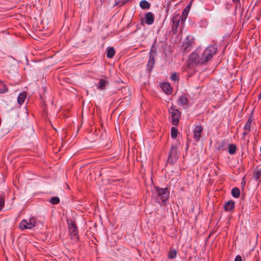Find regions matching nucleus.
<instances>
[{
    "label": "nucleus",
    "mask_w": 261,
    "mask_h": 261,
    "mask_svg": "<svg viewBox=\"0 0 261 261\" xmlns=\"http://www.w3.org/2000/svg\"><path fill=\"white\" fill-rule=\"evenodd\" d=\"M203 128L201 125H197L195 126L193 130V138L195 140L198 142L201 137Z\"/></svg>",
    "instance_id": "obj_7"
},
{
    "label": "nucleus",
    "mask_w": 261,
    "mask_h": 261,
    "mask_svg": "<svg viewBox=\"0 0 261 261\" xmlns=\"http://www.w3.org/2000/svg\"><path fill=\"white\" fill-rule=\"evenodd\" d=\"M178 134V131L176 128L172 127L171 132V136L172 138L175 139L176 138Z\"/></svg>",
    "instance_id": "obj_22"
},
{
    "label": "nucleus",
    "mask_w": 261,
    "mask_h": 261,
    "mask_svg": "<svg viewBox=\"0 0 261 261\" xmlns=\"http://www.w3.org/2000/svg\"><path fill=\"white\" fill-rule=\"evenodd\" d=\"M234 261H242L241 256L240 255H237L234 259Z\"/></svg>",
    "instance_id": "obj_29"
},
{
    "label": "nucleus",
    "mask_w": 261,
    "mask_h": 261,
    "mask_svg": "<svg viewBox=\"0 0 261 261\" xmlns=\"http://www.w3.org/2000/svg\"><path fill=\"white\" fill-rule=\"evenodd\" d=\"M232 195L235 198H238L240 196V190L237 188H234L231 190Z\"/></svg>",
    "instance_id": "obj_20"
},
{
    "label": "nucleus",
    "mask_w": 261,
    "mask_h": 261,
    "mask_svg": "<svg viewBox=\"0 0 261 261\" xmlns=\"http://www.w3.org/2000/svg\"><path fill=\"white\" fill-rule=\"evenodd\" d=\"M217 48L214 45L208 46L204 50L200 58V63L204 64L211 60L213 56L216 53Z\"/></svg>",
    "instance_id": "obj_1"
},
{
    "label": "nucleus",
    "mask_w": 261,
    "mask_h": 261,
    "mask_svg": "<svg viewBox=\"0 0 261 261\" xmlns=\"http://www.w3.org/2000/svg\"><path fill=\"white\" fill-rule=\"evenodd\" d=\"M237 147L234 144H230L228 148V152L230 154H234L236 151Z\"/></svg>",
    "instance_id": "obj_21"
},
{
    "label": "nucleus",
    "mask_w": 261,
    "mask_h": 261,
    "mask_svg": "<svg viewBox=\"0 0 261 261\" xmlns=\"http://www.w3.org/2000/svg\"><path fill=\"white\" fill-rule=\"evenodd\" d=\"M177 102L178 105L181 106L184 108H186L188 107L189 100L187 96L182 95L178 98Z\"/></svg>",
    "instance_id": "obj_8"
},
{
    "label": "nucleus",
    "mask_w": 261,
    "mask_h": 261,
    "mask_svg": "<svg viewBox=\"0 0 261 261\" xmlns=\"http://www.w3.org/2000/svg\"><path fill=\"white\" fill-rule=\"evenodd\" d=\"M200 58L197 52L194 51L191 53L189 58V64L190 65L192 64H200Z\"/></svg>",
    "instance_id": "obj_6"
},
{
    "label": "nucleus",
    "mask_w": 261,
    "mask_h": 261,
    "mask_svg": "<svg viewBox=\"0 0 261 261\" xmlns=\"http://www.w3.org/2000/svg\"><path fill=\"white\" fill-rule=\"evenodd\" d=\"M168 111L171 116L172 123L175 125H177L181 117L180 112L173 105L169 109Z\"/></svg>",
    "instance_id": "obj_2"
},
{
    "label": "nucleus",
    "mask_w": 261,
    "mask_h": 261,
    "mask_svg": "<svg viewBox=\"0 0 261 261\" xmlns=\"http://www.w3.org/2000/svg\"><path fill=\"white\" fill-rule=\"evenodd\" d=\"M108 84V82L107 80L103 79H100L98 83L95 84V86L97 89L102 90L105 89Z\"/></svg>",
    "instance_id": "obj_10"
},
{
    "label": "nucleus",
    "mask_w": 261,
    "mask_h": 261,
    "mask_svg": "<svg viewBox=\"0 0 261 261\" xmlns=\"http://www.w3.org/2000/svg\"><path fill=\"white\" fill-rule=\"evenodd\" d=\"M154 64V57L152 55H150L149 56V59L148 60V62L147 63L148 69H149V70H151L152 69V68H153Z\"/></svg>",
    "instance_id": "obj_16"
},
{
    "label": "nucleus",
    "mask_w": 261,
    "mask_h": 261,
    "mask_svg": "<svg viewBox=\"0 0 261 261\" xmlns=\"http://www.w3.org/2000/svg\"><path fill=\"white\" fill-rule=\"evenodd\" d=\"M7 90H8V89H7V86L5 84H3V88H0V93H4L7 92Z\"/></svg>",
    "instance_id": "obj_28"
},
{
    "label": "nucleus",
    "mask_w": 261,
    "mask_h": 261,
    "mask_svg": "<svg viewBox=\"0 0 261 261\" xmlns=\"http://www.w3.org/2000/svg\"><path fill=\"white\" fill-rule=\"evenodd\" d=\"M68 229L71 239L74 241L77 242L79 240L77 228L73 222L71 221L68 223Z\"/></svg>",
    "instance_id": "obj_4"
},
{
    "label": "nucleus",
    "mask_w": 261,
    "mask_h": 261,
    "mask_svg": "<svg viewBox=\"0 0 261 261\" xmlns=\"http://www.w3.org/2000/svg\"><path fill=\"white\" fill-rule=\"evenodd\" d=\"M171 79L172 81H176L178 80V75L176 73H173L171 75Z\"/></svg>",
    "instance_id": "obj_26"
},
{
    "label": "nucleus",
    "mask_w": 261,
    "mask_h": 261,
    "mask_svg": "<svg viewBox=\"0 0 261 261\" xmlns=\"http://www.w3.org/2000/svg\"><path fill=\"white\" fill-rule=\"evenodd\" d=\"M161 88L167 94H171L172 92V88L168 83H164L161 85Z\"/></svg>",
    "instance_id": "obj_11"
},
{
    "label": "nucleus",
    "mask_w": 261,
    "mask_h": 261,
    "mask_svg": "<svg viewBox=\"0 0 261 261\" xmlns=\"http://www.w3.org/2000/svg\"><path fill=\"white\" fill-rule=\"evenodd\" d=\"M4 204H5V200L2 197H0V211L3 208Z\"/></svg>",
    "instance_id": "obj_27"
},
{
    "label": "nucleus",
    "mask_w": 261,
    "mask_h": 261,
    "mask_svg": "<svg viewBox=\"0 0 261 261\" xmlns=\"http://www.w3.org/2000/svg\"><path fill=\"white\" fill-rule=\"evenodd\" d=\"M232 1L235 3H238L240 2V0H232Z\"/></svg>",
    "instance_id": "obj_31"
},
{
    "label": "nucleus",
    "mask_w": 261,
    "mask_h": 261,
    "mask_svg": "<svg viewBox=\"0 0 261 261\" xmlns=\"http://www.w3.org/2000/svg\"><path fill=\"white\" fill-rule=\"evenodd\" d=\"M36 224V219L34 217L30 218L28 220H23L19 224V227L20 229H31Z\"/></svg>",
    "instance_id": "obj_3"
},
{
    "label": "nucleus",
    "mask_w": 261,
    "mask_h": 261,
    "mask_svg": "<svg viewBox=\"0 0 261 261\" xmlns=\"http://www.w3.org/2000/svg\"><path fill=\"white\" fill-rule=\"evenodd\" d=\"M52 204H57L60 202V199L58 197H53L49 201Z\"/></svg>",
    "instance_id": "obj_24"
},
{
    "label": "nucleus",
    "mask_w": 261,
    "mask_h": 261,
    "mask_svg": "<svg viewBox=\"0 0 261 261\" xmlns=\"http://www.w3.org/2000/svg\"><path fill=\"white\" fill-rule=\"evenodd\" d=\"M145 22L149 25L151 24L154 21V16L151 12H148L145 16Z\"/></svg>",
    "instance_id": "obj_12"
},
{
    "label": "nucleus",
    "mask_w": 261,
    "mask_h": 261,
    "mask_svg": "<svg viewBox=\"0 0 261 261\" xmlns=\"http://www.w3.org/2000/svg\"><path fill=\"white\" fill-rule=\"evenodd\" d=\"M234 206V202L232 201H229L225 204V210L227 211L232 210Z\"/></svg>",
    "instance_id": "obj_15"
},
{
    "label": "nucleus",
    "mask_w": 261,
    "mask_h": 261,
    "mask_svg": "<svg viewBox=\"0 0 261 261\" xmlns=\"http://www.w3.org/2000/svg\"><path fill=\"white\" fill-rule=\"evenodd\" d=\"M176 148L173 146L171 148V152H170V155H171V154L173 153V151H175Z\"/></svg>",
    "instance_id": "obj_30"
},
{
    "label": "nucleus",
    "mask_w": 261,
    "mask_h": 261,
    "mask_svg": "<svg viewBox=\"0 0 261 261\" xmlns=\"http://www.w3.org/2000/svg\"><path fill=\"white\" fill-rule=\"evenodd\" d=\"M187 15L188 12L187 11L186 9H185L182 13L181 17H180L182 21H184L186 19Z\"/></svg>",
    "instance_id": "obj_25"
},
{
    "label": "nucleus",
    "mask_w": 261,
    "mask_h": 261,
    "mask_svg": "<svg viewBox=\"0 0 261 261\" xmlns=\"http://www.w3.org/2000/svg\"><path fill=\"white\" fill-rule=\"evenodd\" d=\"M158 196L160 197L163 202L166 201L169 197V192L167 188H160L157 187Z\"/></svg>",
    "instance_id": "obj_5"
},
{
    "label": "nucleus",
    "mask_w": 261,
    "mask_h": 261,
    "mask_svg": "<svg viewBox=\"0 0 261 261\" xmlns=\"http://www.w3.org/2000/svg\"><path fill=\"white\" fill-rule=\"evenodd\" d=\"M189 8H190V6H188L186 9H189Z\"/></svg>",
    "instance_id": "obj_32"
},
{
    "label": "nucleus",
    "mask_w": 261,
    "mask_h": 261,
    "mask_svg": "<svg viewBox=\"0 0 261 261\" xmlns=\"http://www.w3.org/2000/svg\"><path fill=\"white\" fill-rule=\"evenodd\" d=\"M140 6L141 8L145 9H149L150 6V5L147 1L143 0L140 2Z\"/></svg>",
    "instance_id": "obj_18"
},
{
    "label": "nucleus",
    "mask_w": 261,
    "mask_h": 261,
    "mask_svg": "<svg viewBox=\"0 0 261 261\" xmlns=\"http://www.w3.org/2000/svg\"><path fill=\"white\" fill-rule=\"evenodd\" d=\"M253 176L256 179H258L261 177V169L256 168L254 172Z\"/></svg>",
    "instance_id": "obj_19"
},
{
    "label": "nucleus",
    "mask_w": 261,
    "mask_h": 261,
    "mask_svg": "<svg viewBox=\"0 0 261 261\" xmlns=\"http://www.w3.org/2000/svg\"><path fill=\"white\" fill-rule=\"evenodd\" d=\"M115 53V49L113 47H109L107 49V56L109 58H112L114 57Z\"/></svg>",
    "instance_id": "obj_17"
},
{
    "label": "nucleus",
    "mask_w": 261,
    "mask_h": 261,
    "mask_svg": "<svg viewBox=\"0 0 261 261\" xmlns=\"http://www.w3.org/2000/svg\"><path fill=\"white\" fill-rule=\"evenodd\" d=\"M26 97H27V93L26 92H23L19 94L17 97L18 103L20 105H22L24 102V100L26 99Z\"/></svg>",
    "instance_id": "obj_13"
},
{
    "label": "nucleus",
    "mask_w": 261,
    "mask_h": 261,
    "mask_svg": "<svg viewBox=\"0 0 261 261\" xmlns=\"http://www.w3.org/2000/svg\"><path fill=\"white\" fill-rule=\"evenodd\" d=\"M251 120L249 119L246 123L244 126L245 132L243 133V135H246L250 131L251 129Z\"/></svg>",
    "instance_id": "obj_14"
},
{
    "label": "nucleus",
    "mask_w": 261,
    "mask_h": 261,
    "mask_svg": "<svg viewBox=\"0 0 261 261\" xmlns=\"http://www.w3.org/2000/svg\"><path fill=\"white\" fill-rule=\"evenodd\" d=\"M180 18L178 16H175L172 18V30L173 34L177 33V29L179 25Z\"/></svg>",
    "instance_id": "obj_9"
},
{
    "label": "nucleus",
    "mask_w": 261,
    "mask_h": 261,
    "mask_svg": "<svg viewBox=\"0 0 261 261\" xmlns=\"http://www.w3.org/2000/svg\"><path fill=\"white\" fill-rule=\"evenodd\" d=\"M176 256V251L175 250H171L168 253V257L171 259L175 258Z\"/></svg>",
    "instance_id": "obj_23"
}]
</instances>
